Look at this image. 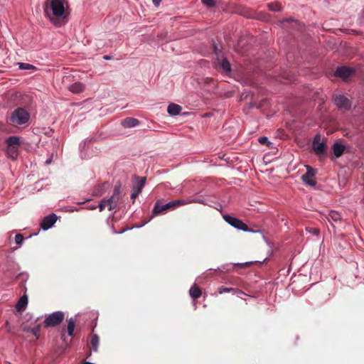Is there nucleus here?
Instances as JSON below:
<instances>
[{
	"label": "nucleus",
	"mask_w": 364,
	"mask_h": 364,
	"mask_svg": "<svg viewBox=\"0 0 364 364\" xmlns=\"http://www.w3.org/2000/svg\"><path fill=\"white\" fill-rule=\"evenodd\" d=\"M6 154L13 160L18 157V147H6Z\"/></svg>",
	"instance_id": "a878e982"
},
{
	"label": "nucleus",
	"mask_w": 364,
	"mask_h": 364,
	"mask_svg": "<svg viewBox=\"0 0 364 364\" xmlns=\"http://www.w3.org/2000/svg\"><path fill=\"white\" fill-rule=\"evenodd\" d=\"M218 291L220 294L224 293H232L234 294L241 295L244 294V292L239 289L225 287L223 286L220 287L218 289Z\"/></svg>",
	"instance_id": "2eb2a0df"
},
{
	"label": "nucleus",
	"mask_w": 364,
	"mask_h": 364,
	"mask_svg": "<svg viewBox=\"0 0 364 364\" xmlns=\"http://www.w3.org/2000/svg\"><path fill=\"white\" fill-rule=\"evenodd\" d=\"M218 65L220 68L226 73H230L232 70L231 65L225 57H223L222 60L218 62Z\"/></svg>",
	"instance_id": "aec40b11"
},
{
	"label": "nucleus",
	"mask_w": 364,
	"mask_h": 364,
	"mask_svg": "<svg viewBox=\"0 0 364 364\" xmlns=\"http://www.w3.org/2000/svg\"><path fill=\"white\" fill-rule=\"evenodd\" d=\"M332 150L334 156L336 158H339L344 154L346 146L341 143L335 142L332 146Z\"/></svg>",
	"instance_id": "f8f14e48"
},
{
	"label": "nucleus",
	"mask_w": 364,
	"mask_h": 364,
	"mask_svg": "<svg viewBox=\"0 0 364 364\" xmlns=\"http://www.w3.org/2000/svg\"><path fill=\"white\" fill-rule=\"evenodd\" d=\"M255 106V105L253 102H250V103L249 104V107H250V108H252V107H254Z\"/></svg>",
	"instance_id": "603ef678"
},
{
	"label": "nucleus",
	"mask_w": 364,
	"mask_h": 364,
	"mask_svg": "<svg viewBox=\"0 0 364 364\" xmlns=\"http://www.w3.org/2000/svg\"><path fill=\"white\" fill-rule=\"evenodd\" d=\"M153 1V4L156 6H159L161 0H152Z\"/></svg>",
	"instance_id": "de8ad7c7"
},
{
	"label": "nucleus",
	"mask_w": 364,
	"mask_h": 364,
	"mask_svg": "<svg viewBox=\"0 0 364 364\" xmlns=\"http://www.w3.org/2000/svg\"><path fill=\"white\" fill-rule=\"evenodd\" d=\"M173 204L174 203H173L172 200L166 203H164V199H159L154 204L152 213L154 215H158L167 210H174L175 207Z\"/></svg>",
	"instance_id": "39448f33"
},
{
	"label": "nucleus",
	"mask_w": 364,
	"mask_h": 364,
	"mask_svg": "<svg viewBox=\"0 0 364 364\" xmlns=\"http://www.w3.org/2000/svg\"><path fill=\"white\" fill-rule=\"evenodd\" d=\"M85 87L80 82H77L70 85L69 90L75 94H78L84 91Z\"/></svg>",
	"instance_id": "a211bd4d"
},
{
	"label": "nucleus",
	"mask_w": 364,
	"mask_h": 364,
	"mask_svg": "<svg viewBox=\"0 0 364 364\" xmlns=\"http://www.w3.org/2000/svg\"><path fill=\"white\" fill-rule=\"evenodd\" d=\"M234 269V267L232 264H226L222 265L220 267L218 268V270L221 272H230Z\"/></svg>",
	"instance_id": "2f4dec72"
},
{
	"label": "nucleus",
	"mask_w": 364,
	"mask_h": 364,
	"mask_svg": "<svg viewBox=\"0 0 364 364\" xmlns=\"http://www.w3.org/2000/svg\"><path fill=\"white\" fill-rule=\"evenodd\" d=\"M76 319L74 317H70L68 319V326L66 332L68 335L70 337H74L75 336V327Z\"/></svg>",
	"instance_id": "dca6fc26"
},
{
	"label": "nucleus",
	"mask_w": 364,
	"mask_h": 364,
	"mask_svg": "<svg viewBox=\"0 0 364 364\" xmlns=\"http://www.w3.org/2000/svg\"><path fill=\"white\" fill-rule=\"evenodd\" d=\"M332 100L338 109L349 110L351 109L352 102L344 95H333Z\"/></svg>",
	"instance_id": "20e7f679"
},
{
	"label": "nucleus",
	"mask_w": 364,
	"mask_h": 364,
	"mask_svg": "<svg viewBox=\"0 0 364 364\" xmlns=\"http://www.w3.org/2000/svg\"><path fill=\"white\" fill-rule=\"evenodd\" d=\"M312 233L315 235H318L319 233H320V231L317 228H314L313 229V231H312Z\"/></svg>",
	"instance_id": "49530a36"
},
{
	"label": "nucleus",
	"mask_w": 364,
	"mask_h": 364,
	"mask_svg": "<svg viewBox=\"0 0 364 364\" xmlns=\"http://www.w3.org/2000/svg\"><path fill=\"white\" fill-rule=\"evenodd\" d=\"M266 259H267V258L264 259L262 262H260V261H251V262H238V263H235V264H232L234 267V268L235 267H239L240 269H244V268H247V267H250L251 264L255 263H255L256 262L262 263Z\"/></svg>",
	"instance_id": "b1692460"
},
{
	"label": "nucleus",
	"mask_w": 364,
	"mask_h": 364,
	"mask_svg": "<svg viewBox=\"0 0 364 364\" xmlns=\"http://www.w3.org/2000/svg\"><path fill=\"white\" fill-rule=\"evenodd\" d=\"M5 325H6V328H7V331L10 332L11 330V326H10V325H9V321H6V323H5Z\"/></svg>",
	"instance_id": "09e8293b"
},
{
	"label": "nucleus",
	"mask_w": 364,
	"mask_h": 364,
	"mask_svg": "<svg viewBox=\"0 0 364 364\" xmlns=\"http://www.w3.org/2000/svg\"><path fill=\"white\" fill-rule=\"evenodd\" d=\"M312 149L315 154L318 156L326 153V143L321 141V136L319 134L315 136L312 143Z\"/></svg>",
	"instance_id": "6e6552de"
},
{
	"label": "nucleus",
	"mask_w": 364,
	"mask_h": 364,
	"mask_svg": "<svg viewBox=\"0 0 364 364\" xmlns=\"http://www.w3.org/2000/svg\"><path fill=\"white\" fill-rule=\"evenodd\" d=\"M139 179L136 186H134L132 190L131 198L133 200V203L136 198L141 193L142 189L146 183V177H136Z\"/></svg>",
	"instance_id": "9d476101"
},
{
	"label": "nucleus",
	"mask_w": 364,
	"mask_h": 364,
	"mask_svg": "<svg viewBox=\"0 0 364 364\" xmlns=\"http://www.w3.org/2000/svg\"><path fill=\"white\" fill-rule=\"evenodd\" d=\"M244 232H253V233H261L262 235V237H263V239L265 241V242L270 245L271 243L269 242V240L265 237V236L264 235V230H262L259 226L257 225H254L253 227L252 228H249L248 227V230H244Z\"/></svg>",
	"instance_id": "412c9836"
},
{
	"label": "nucleus",
	"mask_w": 364,
	"mask_h": 364,
	"mask_svg": "<svg viewBox=\"0 0 364 364\" xmlns=\"http://www.w3.org/2000/svg\"><path fill=\"white\" fill-rule=\"evenodd\" d=\"M3 73V70H0V73Z\"/></svg>",
	"instance_id": "13d9d810"
},
{
	"label": "nucleus",
	"mask_w": 364,
	"mask_h": 364,
	"mask_svg": "<svg viewBox=\"0 0 364 364\" xmlns=\"http://www.w3.org/2000/svg\"><path fill=\"white\" fill-rule=\"evenodd\" d=\"M23 241H24V237L22 234L18 233L16 235L15 242L18 245L21 246L23 244Z\"/></svg>",
	"instance_id": "c9c22d12"
},
{
	"label": "nucleus",
	"mask_w": 364,
	"mask_h": 364,
	"mask_svg": "<svg viewBox=\"0 0 364 364\" xmlns=\"http://www.w3.org/2000/svg\"><path fill=\"white\" fill-rule=\"evenodd\" d=\"M58 219V217L56 214L52 213L50 215L46 216L43 218L41 223V228L43 230H48V229L51 228L54 224L55 223L56 220Z\"/></svg>",
	"instance_id": "1a4fd4ad"
},
{
	"label": "nucleus",
	"mask_w": 364,
	"mask_h": 364,
	"mask_svg": "<svg viewBox=\"0 0 364 364\" xmlns=\"http://www.w3.org/2000/svg\"><path fill=\"white\" fill-rule=\"evenodd\" d=\"M301 180L305 184L309 186H315L316 185V180L314 178H311V176H309L307 175H302Z\"/></svg>",
	"instance_id": "393cba45"
},
{
	"label": "nucleus",
	"mask_w": 364,
	"mask_h": 364,
	"mask_svg": "<svg viewBox=\"0 0 364 364\" xmlns=\"http://www.w3.org/2000/svg\"><path fill=\"white\" fill-rule=\"evenodd\" d=\"M28 274L26 272H21L16 276V279H21L22 282L21 284V287H22L24 291H27L25 283L28 280Z\"/></svg>",
	"instance_id": "5701e85b"
},
{
	"label": "nucleus",
	"mask_w": 364,
	"mask_h": 364,
	"mask_svg": "<svg viewBox=\"0 0 364 364\" xmlns=\"http://www.w3.org/2000/svg\"><path fill=\"white\" fill-rule=\"evenodd\" d=\"M213 53L215 54V55L217 56V60H219V58L220 55L223 56V51L221 50H220L218 46L213 43Z\"/></svg>",
	"instance_id": "58836bf2"
},
{
	"label": "nucleus",
	"mask_w": 364,
	"mask_h": 364,
	"mask_svg": "<svg viewBox=\"0 0 364 364\" xmlns=\"http://www.w3.org/2000/svg\"><path fill=\"white\" fill-rule=\"evenodd\" d=\"M65 319V313L62 311H57L46 317L43 321L45 328H53L59 326Z\"/></svg>",
	"instance_id": "7ed1b4c3"
},
{
	"label": "nucleus",
	"mask_w": 364,
	"mask_h": 364,
	"mask_svg": "<svg viewBox=\"0 0 364 364\" xmlns=\"http://www.w3.org/2000/svg\"><path fill=\"white\" fill-rule=\"evenodd\" d=\"M119 198H114V197H110L109 198L107 199V204L109 206L108 210H112L115 209L117 206V203L118 201Z\"/></svg>",
	"instance_id": "bb28decb"
},
{
	"label": "nucleus",
	"mask_w": 364,
	"mask_h": 364,
	"mask_svg": "<svg viewBox=\"0 0 364 364\" xmlns=\"http://www.w3.org/2000/svg\"><path fill=\"white\" fill-rule=\"evenodd\" d=\"M189 294L193 300H196L201 296L202 291L196 284H193L189 289Z\"/></svg>",
	"instance_id": "f3484780"
},
{
	"label": "nucleus",
	"mask_w": 364,
	"mask_h": 364,
	"mask_svg": "<svg viewBox=\"0 0 364 364\" xmlns=\"http://www.w3.org/2000/svg\"><path fill=\"white\" fill-rule=\"evenodd\" d=\"M37 235V233H34V234H33V235H29V236L28 237V238H30V237H31L33 235Z\"/></svg>",
	"instance_id": "4d7b16f0"
},
{
	"label": "nucleus",
	"mask_w": 364,
	"mask_h": 364,
	"mask_svg": "<svg viewBox=\"0 0 364 364\" xmlns=\"http://www.w3.org/2000/svg\"><path fill=\"white\" fill-rule=\"evenodd\" d=\"M258 141L262 144V145H266L267 147L269 148H273V145H274V143L273 142H271L268 137L267 136H261L258 139Z\"/></svg>",
	"instance_id": "cd10ccee"
},
{
	"label": "nucleus",
	"mask_w": 364,
	"mask_h": 364,
	"mask_svg": "<svg viewBox=\"0 0 364 364\" xmlns=\"http://www.w3.org/2000/svg\"><path fill=\"white\" fill-rule=\"evenodd\" d=\"M112 232H113L114 234H122V233H124V232H126V231H127V230H131L132 228H127L123 229V230H120V231H116V230H115V229H114V225H112Z\"/></svg>",
	"instance_id": "37998d69"
},
{
	"label": "nucleus",
	"mask_w": 364,
	"mask_h": 364,
	"mask_svg": "<svg viewBox=\"0 0 364 364\" xmlns=\"http://www.w3.org/2000/svg\"><path fill=\"white\" fill-rule=\"evenodd\" d=\"M65 336V331L64 329L62 330L61 333H60V337L63 340H64V337Z\"/></svg>",
	"instance_id": "8fccbe9b"
},
{
	"label": "nucleus",
	"mask_w": 364,
	"mask_h": 364,
	"mask_svg": "<svg viewBox=\"0 0 364 364\" xmlns=\"http://www.w3.org/2000/svg\"><path fill=\"white\" fill-rule=\"evenodd\" d=\"M267 7L270 11H282V6L280 4L277 2H272L267 4Z\"/></svg>",
	"instance_id": "c756f323"
},
{
	"label": "nucleus",
	"mask_w": 364,
	"mask_h": 364,
	"mask_svg": "<svg viewBox=\"0 0 364 364\" xmlns=\"http://www.w3.org/2000/svg\"><path fill=\"white\" fill-rule=\"evenodd\" d=\"M100 338L97 334H92L90 339L91 350L94 352L98 350Z\"/></svg>",
	"instance_id": "4be33fe9"
},
{
	"label": "nucleus",
	"mask_w": 364,
	"mask_h": 364,
	"mask_svg": "<svg viewBox=\"0 0 364 364\" xmlns=\"http://www.w3.org/2000/svg\"><path fill=\"white\" fill-rule=\"evenodd\" d=\"M247 18H254V16L252 14H250L248 16H246Z\"/></svg>",
	"instance_id": "6e6d98bb"
},
{
	"label": "nucleus",
	"mask_w": 364,
	"mask_h": 364,
	"mask_svg": "<svg viewBox=\"0 0 364 364\" xmlns=\"http://www.w3.org/2000/svg\"><path fill=\"white\" fill-rule=\"evenodd\" d=\"M10 269H12L14 270H15V269L18 270L19 267L14 261H8L6 271H10Z\"/></svg>",
	"instance_id": "f704fd0d"
},
{
	"label": "nucleus",
	"mask_w": 364,
	"mask_h": 364,
	"mask_svg": "<svg viewBox=\"0 0 364 364\" xmlns=\"http://www.w3.org/2000/svg\"><path fill=\"white\" fill-rule=\"evenodd\" d=\"M82 364H95V363L88 362V361H85Z\"/></svg>",
	"instance_id": "5fc2aeb1"
},
{
	"label": "nucleus",
	"mask_w": 364,
	"mask_h": 364,
	"mask_svg": "<svg viewBox=\"0 0 364 364\" xmlns=\"http://www.w3.org/2000/svg\"><path fill=\"white\" fill-rule=\"evenodd\" d=\"M112 55H105L102 57V58L105 60H111L112 59Z\"/></svg>",
	"instance_id": "a18cd8bd"
},
{
	"label": "nucleus",
	"mask_w": 364,
	"mask_h": 364,
	"mask_svg": "<svg viewBox=\"0 0 364 364\" xmlns=\"http://www.w3.org/2000/svg\"><path fill=\"white\" fill-rule=\"evenodd\" d=\"M97 207V205H91V206L87 207V209L95 210V209H96Z\"/></svg>",
	"instance_id": "3c124183"
},
{
	"label": "nucleus",
	"mask_w": 364,
	"mask_h": 364,
	"mask_svg": "<svg viewBox=\"0 0 364 364\" xmlns=\"http://www.w3.org/2000/svg\"><path fill=\"white\" fill-rule=\"evenodd\" d=\"M182 107L175 103H170L167 107V112L171 116H176L180 114Z\"/></svg>",
	"instance_id": "ddd939ff"
},
{
	"label": "nucleus",
	"mask_w": 364,
	"mask_h": 364,
	"mask_svg": "<svg viewBox=\"0 0 364 364\" xmlns=\"http://www.w3.org/2000/svg\"><path fill=\"white\" fill-rule=\"evenodd\" d=\"M104 186V184L98 185V186L95 187V188H94V194L95 196H101V195H102L103 192H102V186Z\"/></svg>",
	"instance_id": "ea45409f"
},
{
	"label": "nucleus",
	"mask_w": 364,
	"mask_h": 364,
	"mask_svg": "<svg viewBox=\"0 0 364 364\" xmlns=\"http://www.w3.org/2000/svg\"><path fill=\"white\" fill-rule=\"evenodd\" d=\"M120 193H121V186H120V185L116 186L114 188L113 194H112V196L111 197H114V198H119V196Z\"/></svg>",
	"instance_id": "4c0bfd02"
},
{
	"label": "nucleus",
	"mask_w": 364,
	"mask_h": 364,
	"mask_svg": "<svg viewBox=\"0 0 364 364\" xmlns=\"http://www.w3.org/2000/svg\"><path fill=\"white\" fill-rule=\"evenodd\" d=\"M355 73V70L353 68L347 66H338L335 70L334 76L339 77L343 80H346L350 77L353 76Z\"/></svg>",
	"instance_id": "0eeeda50"
},
{
	"label": "nucleus",
	"mask_w": 364,
	"mask_h": 364,
	"mask_svg": "<svg viewBox=\"0 0 364 364\" xmlns=\"http://www.w3.org/2000/svg\"><path fill=\"white\" fill-rule=\"evenodd\" d=\"M305 167L306 168V172L305 175L314 178L317 173V170L309 165H306Z\"/></svg>",
	"instance_id": "473e14b6"
},
{
	"label": "nucleus",
	"mask_w": 364,
	"mask_h": 364,
	"mask_svg": "<svg viewBox=\"0 0 364 364\" xmlns=\"http://www.w3.org/2000/svg\"><path fill=\"white\" fill-rule=\"evenodd\" d=\"M65 4V0H46L44 3V16L55 27H60L67 22Z\"/></svg>",
	"instance_id": "f257e3e1"
},
{
	"label": "nucleus",
	"mask_w": 364,
	"mask_h": 364,
	"mask_svg": "<svg viewBox=\"0 0 364 364\" xmlns=\"http://www.w3.org/2000/svg\"><path fill=\"white\" fill-rule=\"evenodd\" d=\"M173 205L175 207V208L176 207H178V206H181V205H186L188 203V200H172Z\"/></svg>",
	"instance_id": "e433bc0d"
},
{
	"label": "nucleus",
	"mask_w": 364,
	"mask_h": 364,
	"mask_svg": "<svg viewBox=\"0 0 364 364\" xmlns=\"http://www.w3.org/2000/svg\"><path fill=\"white\" fill-rule=\"evenodd\" d=\"M202 3L208 7H213L215 6L214 0H201Z\"/></svg>",
	"instance_id": "79ce46f5"
},
{
	"label": "nucleus",
	"mask_w": 364,
	"mask_h": 364,
	"mask_svg": "<svg viewBox=\"0 0 364 364\" xmlns=\"http://www.w3.org/2000/svg\"><path fill=\"white\" fill-rule=\"evenodd\" d=\"M223 218L232 227L240 230H248V226L242 220L228 214L223 215Z\"/></svg>",
	"instance_id": "423d86ee"
},
{
	"label": "nucleus",
	"mask_w": 364,
	"mask_h": 364,
	"mask_svg": "<svg viewBox=\"0 0 364 364\" xmlns=\"http://www.w3.org/2000/svg\"><path fill=\"white\" fill-rule=\"evenodd\" d=\"M28 296L26 295V291H24L23 295L19 299L16 305V309L20 311H23L26 308L28 304Z\"/></svg>",
	"instance_id": "4468645a"
},
{
	"label": "nucleus",
	"mask_w": 364,
	"mask_h": 364,
	"mask_svg": "<svg viewBox=\"0 0 364 364\" xmlns=\"http://www.w3.org/2000/svg\"><path fill=\"white\" fill-rule=\"evenodd\" d=\"M18 68L20 70H36L37 68L36 66L26 63H18Z\"/></svg>",
	"instance_id": "7c9ffc66"
},
{
	"label": "nucleus",
	"mask_w": 364,
	"mask_h": 364,
	"mask_svg": "<svg viewBox=\"0 0 364 364\" xmlns=\"http://www.w3.org/2000/svg\"><path fill=\"white\" fill-rule=\"evenodd\" d=\"M41 328V324H38L32 328H30L27 331H30L33 335H34L37 338L39 337V333Z\"/></svg>",
	"instance_id": "72a5a7b5"
},
{
	"label": "nucleus",
	"mask_w": 364,
	"mask_h": 364,
	"mask_svg": "<svg viewBox=\"0 0 364 364\" xmlns=\"http://www.w3.org/2000/svg\"><path fill=\"white\" fill-rule=\"evenodd\" d=\"M90 199H86L84 201H82V202H78L77 204L79 205H81V204H84L86 201H88Z\"/></svg>",
	"instance_id": "864d4df0"
},
{
	"label": "nucleus",
	"mask_w": 364,
	"mask_h": 364,
	"mask_svg": "<svg viewBox=\"0 0 364 364\" xmlns=\"http://www.w3.org/2000/svg\"><path fill=\"white\" fill-rule=\"evenodd\" d=\"M328 216H329L328 218L331 219L334 222H338V221H341V215L337 211L331 210L329 213Z\"/></svg>",
	"instance_id": "c85d7f7f"
},
{
	"label": "nucleus",
	"mask_w": 364,
	"mask_h": 364,
	"mask_svg": "<svg viewBox=\"0 0 364 364\" xmlns=\"http://www.w3.org/2000/svg\"><path fill=\"white\" fill-rule=\"evenodd\" d=\"M284 22H287V23H290V22H295V23H297L298 21L297 20H295L294 18L290 17V18H284L282 21V23H284Z\"/></svg>",
	"instance_id": "c03bdc74"
},
{
	"label": "nucleus",
	"mask_w": 364,
	"mask_h": 364,
	"mask_svg": "<svg viewBox=\"0 0 364 364\" xmlns=\"http://www.w3.org/2000/svg\"><path fill=\"white\" fill-rule=\"evenodd\" d=\"M106 205H107V199L104 198V199L101 200L98 205L100 211V212L103 211L105 210Z\"/></svg>",
	"instance_id": "a19ab883"
},
{
	"label": "nucleus",
	"mask_w": 364,
	"mask_h": 364,
	"mask_svg": "<svg viewBox=\"0 0 364 364\" xmlns=\"http://www.w3.org/2000/svg\"><path fill=\"white\" fill-rule=\"evenodd\" d=\"M7 147H17L20 145V137L18 136H11L6 139Z\"/></svg>",
	"instance_id": "6ab92c4d"
},
{
	"label": "nucleus",
	"mask_w": 364,
	"mask_h": 364,
	"mask_svg": "<svg viewBox=\"0 0 364 364\" xmlns=\"http://www.w3.org/2000/svg\"><path fill=\"white\" fill-rule=\"evenodd\" d=\"M139 124V120L134 117H127L122 121V126L124 128H132Z\"/></svg>",
	"instance_id": "9b49d317"
},
{
	"label": "nucleus",
	"mask_w": 364,
	"mask_h": 364,
	"mask_svg": "<svg viewBox=\"0 0 364 364\" xmlns=\"http://www.w3.org/2000/svg\"><path fill=\"white\" fill-rule=\"evenodd\" d=\"M30 119L29 112L23 107H17L11 114L10 121L17 125L27 123Z\"/></svg>",
	"instance_id": "f03ea898"
}]
</instances>
